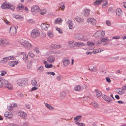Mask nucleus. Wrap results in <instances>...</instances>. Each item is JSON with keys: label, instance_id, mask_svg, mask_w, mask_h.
Masks as SVG:
<instances>
[{"label": "nucleus", "instance_id": "f257e3e1", "mask_svg": "<svg viewBox=\"0 0 126 126\" xmlns=\"http://www.w3.org/2000/svg\"><path fill=\"white\" fill-rule=\"evenodd\" d=\"M1 7L2 9H9L13 11L15 9V7L14 5L10 4V3L7 1H5L3 3Z\"/></svg>", "mask_w": 126, "mask_h": 126}, {"label": "nucleus", "instance_id": "f03ea898", "mask_svg": "<svg viewBox=\"0 0 126 126\" xmlns=\"http://www.w3.org/2000/svg\"><path fill=\"white\" fill-rule=\"evenodd\" d=\"M18 43L23 45L24 47L28 48H31V44L28 41H25L23 39L20 40L18 41Z\"/></svg>", "mask_w": 126, "mask_h": 126}, {"label": "nucleus", "instance_id": "7ed1b4c3", "mask_svg": "<svg viewBox=\"0 0 126 126\" xmlns=\"http://www.w3.org/2000/svg\"><path fill=\"white\" fill-rule=\"evenodd\" d=\"M74 37L76 39L80 40H83L86 41L88 40V38L84 37L83 35L80 33H76L74 35Z\"/></svg>", "mask_w": 126, "mask_h": 126}, {"label": "nucleus", "instance_id": "20e7f679", "mask_svg": "<svg viewBox=\"0 0 126 126\" xmlns=\"http://www.w3.org/2000/svg\"><path fill=\"white\" fill-rule=\"evenodd\" d=\"M17 84L20 86H24L27 83V80L25 79L19 78L17 81Z\"/></svg>", "mask_w": 126, "mask_h": 126}, {"label": "nucleus", "instance_id": "39448f33", "mask_svg": "<svg viewBox=\"0 0 126 126\" xmlns=\"http://www.w3.org/2000/svg\"><path fill=\"white\" fill-rule=\"evenodd\" d=\"M40 35L39 31L37 29H34L32 30L31 32V37L34 38L38 37Z\"/></svg>", "mask_w": 126, "mask_h": 126}, {"label": "nucleus", "instance_id": "423d86ee", "mask_svg": "<svg viewBox=\"0 0 126 126\" xmlns=\"http://www.w3.org/2000/svg\"><path fill=\"white\" fill-rule=\"evenodd\" d=\"M105 34V32L101 31H98L96 32L94 34L95 37L98 39L101 38L104 36Z\"/></svg>", "mask_w": 126, "mask_h": 126}, {"label": "nucleus", "instance_id": "0eeeda50", "mask_svg": "<svg viewBox=\"0 0 126 126\" xmlns=\"http://www.w3.org/2000/svg\"><path fill=\"white\" fill-rule=\"evenodd\" d=\"M8 81L4 79H2L1 78L0 80V87L5 88L8 83Z\"/></svg>", "mask_w": 126, "mask_h": 126}, {"label": "nucleus", "instance_id": "6e6552de", "mask_svg": "<svg viewBox=\"0 0 126 126\" xmlns=\"http://www.w3.org/2000/svg\"><path fill=\"white\" fill-rule=\"evenodd\" d=\"M17 115L23 118H26L27 116L26 113L22 111H20L17 113Z\"/></svg>", "mask_w": 126, "mask_h": 126}, {"label": "nucleus", "instance_id": "1a4fd4ad", "mask_svg": "<svg viewBox=\"0 0 126 126\" xmlns=\"http://www.w3.org/2000/svg\"><path fill=\"white\" fill-rule=\"evenodd\" d=\"M15 32H16V27L14 26H11L9 29V33L11 35H13Z\"/></svg>", "mask_w": 126, "mask_h": 126}, {"label": "nucleus", "instance_id": "9d476101", "mask_svg": "<svg viewBox=\"0 0 126 126\" xmlns=\"http://www.w3.org/2000/svg\"><path fill=\"white\" fill-rule=\"evenodd\" d=\"M39 6L37 5H34L31 8V10L32 12H38L39 11Z\"/></svg>", "mask_w": 126, "mask_h": 126}, {"label": "nucleus", "instance_id": "9b49d317", "mask_svg": "<svg viewBox=\"0 0 126 126\" xmlns=\"http://www.w3.org/2000/svg\"><path fill=\"white\" fill-rule=\"evenodd\" d=\"M41 29L43 30H47L49 27V25L48 24L42 23L41 25Z\"/></svg>", "mask_w": 126, "mask_h": 126}, {"label": "nucleus", "instance_id": "f8f14e48", "mask_svg": "<svg viewBox=\"0 0 126 126\" xmlns=\"http://www.w3.org/2000/svg\"><path fill=\"white\" fill-rule=\"evenodd\" d=\"M8 41L5 39H2L0 38V45L1 46H4L8 44Z\"/></svg>", "mask_w": 126, "mask_h": 126}, {"label": "nucleus", "instance_id": "ddd939ff", "mask_svg": "<svg viewBox=\"0 0 126 126\" xmlns=\"http://www.w3.org/2000/svg\"><path fill=\"white\" fill-rule=\"evenodd\" d=\"M115 92L120 95L124 94L125 93L124 91L122 89L119 88H117L116 89Z\"/></svg>", "mask_w": 126, "mask_h": 126}, {"label": "nucleus", "instance_id": "4468645a", "mask_svg": "<svg viewBox=\"0 0 126 126\" xmlns=\"http://www.w3.org/2000/svg\"><path fill=\"white\" fill-rule=\"evenodd\" d=\"M4 116L7 117L9 119H11L12 118V113L8 111H6L5 112L4 114Z\"/></svg>", "mask_w": 126, "mask_h": 126}, {"label": "nucleus", "instance_id": "2eb2a0df", "mask_svg": "<svg viewBox=\"0 0 126 126\" xmlns=\"http://www.w3.org/2000/svg\"><path fill=\"white\" fill-rule=\"evenodd\" d=\"M88 22H90L93 25H95L96 23V21L93 18H89L87 19Z\"/></svg>", "mask_w": 126, "mask_h": 126}, {"label": "nucleus", "instance_id": "dca6fc26", "mask_svg": "<svg viewBox=\"0 0 126 126\" xmlns=\"http://www.w3.org/2000/svg\"><path fill=\"white\" fill-rule=\"evenodd\" d=\"M116 15L118 16H121L122 15V12L121 9L119 8L117 9L116 10Z\"/></svg>", "mask_w": 126, "mask_h": 126}, {"label": "nucleus", "instance_id": "f3484780", "mask_svg": "<svg viewBox=\"0 0 126 126\" xmlns=\"http://www.w3.org/2000/svg\"><path fill=\"white\" fill-rule=\"evenodd\" d=\"M69 59H63L62 60V62L63 65L67 66L69 63Z\"/></svg>", "mask_w": 126, "mask_h": 126}, {"label": "nucleus", "instance_id": "a211bd4d", "mask_svg": "<svg viewBox=\"0 0 126 126\" xmlns=\"http://www.w3.org/2000/svg\"><path fill=\"white\" fill-rule=\"evenodd\" d=\"M74 45L77 47H80L82 46H84L85 45L83 43H79L76 42L74 43Z\"/></svg>", "mask_w": 126, "mask_h": 126}, {"label": "nucleus", "instance_id": "6ab92c4d", "mask_svg": "<svg viewBox=\"0 0 126 126\" xmlns=\"http://www.w3.org/2000/svg\"><path fill=\"white\" fill-rule=\"evenodd\" d=\"M88 69V70L94 72H96V67L92 65H90Z\"/></svg>", "mask_w": 126, "mask_h": 126}, {"label": "nucleus", "instance_id": "aec40b11", "mask_svg": "<svg viewBox=\"0 0 126 126\" xmlns=\"http://www.w3.org/2000/svg\"><path fill=\"white\" fill-rule=\"evenodd\" d=\"M15 58L13 56L6 57L4 58V60L3 61L5 62L4 63H6L7 61V60H14Z\"/></svg>", "mask_w": 126, "mask_h": 126}, {"label": "nucleus", "instance_id": "412c9836", "mask_svg": "<svg viewBox=\"0 0 126 126\" xmlns=\"http://www.w3.org/2000/svg\"><path fill=\"white\" fill-rule=\"evenodd\" d=\"M21 54L23 55V60L25 61L27 60L28 59V54L25 52H21Z\"/></svg>", "mask_w": 126, "mask_h": 126}, {"label": "nucleus", "instance_id": "4be33fe9", "mask_svg": "<svg viewBox=\"0 0 126 126\" xmlns=\"http://www.w3.org/2000/svg\"><path fill=\"white\" fill-rule=\"evenodd\" d=\"M90 10L88 9L85 10L84 11V15L85 16H89Z\"/></svg>", "mask_w": 126, "mask_h": 126}, {"label": "nucleus", "instance_id": "5701e85b", "mask_svg": "<svg viewBox=\"0 0 126 126\" xmlns=\"http://www.w3.org/2000/svg\"><path fill=\"white\" fill-rule=\"evenodd\" d=\"M50 48L53 49L56 48H59L61 47V46L60 45H56L55 44H52L50 46Z\"/></svg>", "mask_w": 126, "mask_h": 126}, {"label": "nucleus", "instance_id": "b1692460", "mask_svg": "<svg viewBox=\"0 0 126 126\" xmlns=\"http://www.w3.org/2000/svg\"><path fill=\"white\" fill-rule=\"evenodd\" d=\"M15 107V103H14L12 104H10L7 107L8 110H10L11 109L13 110V108Z\"/></svg>", "mask_w": 126, "mask_h": 126}, {"label": "nucleus", "instance_id": "393cba45", "mask_svg": "<svg viewBox=\"0 0 126 126\" xmlns=\"http://www.w3.org/2000/svg\"><path fill=\"white\" fill-rule=\"evenodd\" d=\"M55 58L53 56H50L47 58V60L48 61L51 63L53 62L55 60Z\"/></svg>", "mask_w": 126, "mask_h": 126}, {"label": "nucleus", "instance_id": "a878e982", "mask_svg": "<svg viewBox=\"0 0 126 126\" xmlns=\"http://www.w3.org/2000/svg\"><path fill=\"white\" fill-rule=\"evenodd\" d=\"M17 9L18 10H23L24 7L23 5L21 3H19L17 6Z\"/></svg>", "mask_w": 126, "mask_h": 126}, {"label": "nucleus", "instance_id": "bb28decb", "mask_svg": "<svg viewBox=\"0 0 126 126\" xmlns=\"http://www.w3.org/2000/svg\"><path fill=\"white\" fill-rule=\"evenodd\" d=\"M67 24L69 26V29H72L73 28V23L72 21L70 20H68L67 22Z\"/></svg>", "mask_w": 126, "mask_h": 126}, {"label": "nucleus", "instance_id": "cd10ccee", "mask_svg": "<svg viewBox=\"0 0 126 126\" xmlns=\"http://www.w3.org/2000/svg\"><path fill=\"white\" fill-rule=\"evenodd\" d=\"M94 91L96 92V95L97 97H99L101 96V92L98 90V89H96Z\"/></svg>", "mask_w": 126, "mask_h": 126}, {"label": "nucleus", "instance_id": "c85d7f7f", "mask_svg": "<svg viewBox=\"0 0 126 126\" xmlns=\"http://www.w3.org/2000/svg\"><path fill=\"white\" fill-rule=\"evenodd\" d=\"M66 94L65 92H62L60 94V98L61 99H63L64 98Z\"/></svg>", "mask_w": 126, "mask_h": 126}, {"label": "nucleus", "instance_id": "c756f323", "mask_svg": "<svg viewBox=\"0 0 126 126\" xmlns=\"http://www.w3.org/2000/svg\"><path fill=\"white\" fill-rule=\"evenodd\" d=\"M31 83L32 85L33 86L37 84L36 79L35 78H33L31 80Z\"/></svg>", "mask_w": 126, "mask_h": 126}, {"label": "nucleus", "instance_id": "7c9ffc66", "mask_svg": "<svg viewBox=\"0 0 126 126\" xmlns=\"http://www.w3.org/2000/svg\"><path fill=\"white\" fill-rule=\"evenodd\" d=\"M37 70L38 71L41 73L44 70V67L42 66L41 65L37 68Z\"/></svg>", "mask_w": 126, "mask_h": 126}, {"label": "nucleus", "instance_id": "2f4dec72", "mask_svg": "<svg viewBox=\"0 0 126 126\" xmlns=\"http://www.w3.org/2000/svg\"><path fill=\"white\" fill-rule=\"evenodd\" d=\"M104 0H97L95 1L94 2V5H99Z\"/></svg>", "mask_w": 126, "mask_h": 126}, {"label": "nucleus", "instance_id": "473e14b6", "mask_svg": "<svg viewBox=\"0 0 126 126\" xmlns=\"http://www.w3.org/2000/svg\"><path fill=\"white\" fill-rule=\"evenodd\" d=\"M63 21V20L60 18H58L56 19L55 20V23L56 24L59 23H61Z\"/></svg>", "mask_w": 126, "mask_h": 126}, {"label": "nucleus", "instance_id": "72a5a7b5", "mask_svg": "<svg viewBox=\"0 0 126 126\" xmlns=\"http://www.w3.org/2000/svg\"><path fill=\"white\" fill-rule=\"evenodd\" d=\"M45 105L50 110H53L54 109V108L52 106H51L50 105L46 103L45 104Z\"/></svg>", "mask_w": 126, "mask_h": 126}, {"label": "nucleus", "instance_id": "f704fd0d", "mask_svg": "<svg viewBox=\"0 0 126 126\" xmlns=\"http://www.w3.org/2000/svg\"><path fill=\"white\" fill-rule=\"evenodd\" d=\"M10 66H14L16 64V61H12L9 63Z\"/></svg>", "mask_w": 126, "mask_h": 126}, {"label": "nucleus", "instance_id": "c9c22d12", "mask_svg": "<svg viewBox=\"0 0 126 126\" xmlns=\"http://www.w3.org/2000/svg\"><path fill=\"white\" fill-rule=\"evenodd\" d=\"M75 20H76L79 22L80 23L82 21V18L79 17V16H77L75 18Z\"/></svg>", "mask_w": 126, "mask_h": 126}, {"label": "nucleus", "instance_id": "e433bc0d", "mask_svg": "<svg viewBox=\"0 0 126 126\" xmlns=\"http://www.w3.org/2000/svg\"><path fill=\"white\" fill-rule=\"evenodd\" d=\"M74 89L75 91H79L80 90L81 87L79 85H77L74 87Z\"/></svg>", "mask_w": 126, "mask_h": 126}, {"label": "nucleus", "instance_id": "4c0bfd02", "mask_svg": "<svg viewBox=\"0 0 126 126\" xmlns=\"http://www.w3.org/2000/svg\"><path fill=\"white\" fill-rule=\"evenodd\" d=\"M40 13L41 15H44L46 13V11L44 9H42L39 10Z\"/></svg>", "mask_w": 126, "mask_h": 126}, {"label": "nucleus", "instance_id": "58836bf2", "mask_svg": "<svg viewBox=\"0 0 126 126\" xmlns=\"http://www.w3.org/2000/svg\"><path fill=\"white\" fill-rule=\"evenodd\" d=\"M76 124L79 126H85V125L84 123H79V122L77 121H76Z\"/></svg>", "mask_w": 126, "mask_h": 126}, {"label": "nucleus", "instance_id": "ea45409f", "mask_svg": "<svg viewBox=\"0 0 126 126\" xmlns=\"http://www.w3.org/2000/svg\"><path fill=\"white\" fill-rule=\"evenodd\" d=\"M81 117L82 116L81 115L77 116L74 118V120L77 121L79 120V118H81Z\"/></svg>", "mask_w": 126, "mask_h": 126}, {"label": "nucleus", "instance_id": "a19ab883", "mask_svg": "<svg viewBox=\"0 0 126 126\" xmlns=\"http://www.w3.org/2000/svg\"><path fill=\"white\" fill-rule=\"evenodd\" d=\"M45 66L46 68H48L52 67L53 66V65L51 64H46L45 65Z\"/></svg>", "mask_w": 126, "mask_h": 126}, {"label": "nucleus", "instance_id": "79ce46f5", "mask_svg": "<svg viewBox=\"0 0 126 126\" xmlns=\"http://www.w3.org/2000/svg\"><path fill=\"white\" fill-rule=\"evenodd\" d=\"M87 44L89 46H92L94 45V43L90 41L88 42L87 43Z\"/></svg>", "mask_w": 126, "mask_h": 126}, {"label": "nucleus", "instance_id": "37998d69", "mask_svg": "<svg viewBox=\"0 0 126 126\" xmlns=\"http://www.w3.org/2000/svg\"><path fill=\"white\" fill-rule=\"evenodd\" d=\"M47 34L48 36L50 38H52L53 37V34L51 32H47Z\"/></svg>", "mask_w": 126, "mask_h": 126}, {"label": "nucleus", "instance_id": "c03bdc74", "mask_svg": "<svg viewBox=\"0 0 126 126\" xmlns=\"http://www.w3.org/2000/svg\"><path fill=\"white\" fill-rule=\"evenodd\" d=\"M7 85L5 87H6L9 89H11L12 86V85L11 84L9 83H8Z\"/></svg>", "mask_w": 126, "mask_h": 126}, {"label": "nucleus", "instance_id": "a18cd8bd", "mask_svg": "<svg viewBox=\"0 0 126 126\" xmlns=\"http://www.w3.org/2000/svg\"><path fill=\"white\" fill-rule=\"evenodd\" d=\"M60 7L62 9H63L65 8V6L64 4L63 3H60Z\"/></svg>", "mask_w": 126, "mask_h": 126}, {"label": "nucleus", "instance_id": "49530a36", "mask_svg": "<svg viewBox=\"0 0 126 126\" xmlns=\"http://www.w3.org/2000/svg\"><path fill=\"white\" fill-rule=\"evenodd\" d=\"M101 41L102 42H108L110 41L108 39H107L106 38H102L101 39Z\"/></svg>", "mask_w": 126, "mask_h": 126}, {"label": "nucleus", "instance_id": "de8ad7c7", "mask_svg": "<svg viewBox=\"0 0 126 126\" xmlns=\"http://www.w3.org/2000/svg\"><path fill=\"white\" fill-rule=\"evenodd\" d=\"M19 19L20 20H21L23 19V17L22 16L16 15V19Z\"/></svg>", "mask_w": 126, "mask_h": 126}, {"label": "nucleus", "instance_id": "09e8293b", "mask_svg": "<svg viewBox=\"0 0 126 126\" xmlns=\"http://www.w3.org/2000/svg\"><path fill=\"white\" fill-rule=\"evenodd\" d=\"M46 73L48 75L50 74L52 76H54L55 75V73L54 72H47Z\"/></svg>", "mask_w": 126, "mask_h": 126}, {"label": "nucleus", "instance_id": "8fccbe9b", "mask_svg": "<svg viewBox=\"0 0 126 126\" xmlns=\"http://www.w3.org/2000/svg\"><path fill=\"white\" fill-rule=\"evenodd\" d=\"M93 105L95 108H97L98 107V105L96 102L94 103Z\"/></svg>", "mask_w": 126, "mask_h": 126}, {"label": "nucleus", "instance_id": "3c124183", "mask_svg": "<svg viewBox=\"0 0 126 126\" xmlns=\"http://www.w3.org/2000/svg\"><path fill=\"white\" fill-rule=\"evenodd\" d=\"M28 55L32 58H33L35 56V55L33 54L30 52L28 53Z\"/></svg>", "mask_w": 126, "mask_h": 126}, {"label": "nucleus", "instance_id": "603ef678", "mask_svg": "<svg viewBox=\"0 0 126 126\" xmlns=\"http://www.w3.org/2000/svg\"><path fill=\"white\" fill-rule=\"evenodd\" d=\"M111 100V98L108 96H107L106 99V101L108 102H110Z\"/></svg>", "mask_w": 126, "mask_h": 126}, {"label": "nucleus", "instance_id": "864d4df0", "mask_svg": "<svg viewBox=\"0 0 126 126\" xmlns=\"http://www.w3.org/2000/svg\"><path fill=\"white\" fill-rule=\"evenodd\" d=\"M7 72L5 71H1V75L2 76H4L5 74H6Z\"/></svg>", "mask_w": 126, "mask_h": 126}, {"label": "nucleus", "instance_id": "5fc2aeb1", "mask_svg": "<svg viewBox=\"0 0 126 126\" xmlns=\"http://www.w3.org/2000/svg\"><path fill=\"white\" fill-rule=\"evenodd\" d=\"M106 24L109 26H110L111 23L110 21L109 20H107L106 21Z\"/></svg>", "mask_w": 126, "mask_h": 126}, {"label": "nucleus", "instance_id": "6e6d98bb", "mask_svg": "<svg viewBox=\"0 0 126 126\" xmlns=\"http://www.w3.org/2000/svg\"><path fill=\"white\" fill-rule=\"evenodd\" d=\"M6 126H16V124L13 123H11L7 124Z\"/></svg>", "mask_w": 126, "mask_h": 126}, {"label": "nucleus", "instance_id": "4d7b16f0", "mask_svg": "<svg viewBox=\"0 0 126 126\" xmlns=\"http://www.w3.org/2000/svg\"><path fill=\"white\" fill-rule=\"evenodd\" d=\"M106 79L107 81L109 83H110L111 82V80L109 77H107L106 78Z\"/></svg>", "mask_w": 126, "mask_h": 126}, {"label": "nucleus", "instance_id": "13d9d810", "mask_svg": "<svg viewBox=\"0 0 126 126\" xmlns=\"http://www.w3.org/2000/svg\"><path fill=\"white\" fill-rule=\"evenodd\" d=\"M34 51L36 52L37 53H39V51L38 50V48L36 47L34 49Z\"/></svg>", "mask_w": 126, "mask_h": 126}, {"label": "nucleus", "instance_id": "bf43d9fd", "mask_svg": "<svg viewBox=\"0 0 126 126\" xmlns=\"http://www.w3.org/2000/svg\"><path fill=\"white\" fill-rule=\"evenodd\" d=\"M28 125V124L27 123H23L21 124L22 126H27Z\"/></svg>", "mask_w": 126, "mask_h": 126}, {"label": "nucleus", "instance_id": "052dcab7", "mask_svg": "<svg viewBox=\"0 0 126 126\" xmlns=\"http://www.w3.org/2000/svg\"><path fill=\"white\" fill-rule=\"evenodd\" d=\"M62 77L61 76L59 75L57 77V79L58 80H61Z\"/></svg>", "mask_w": 126, "mask_h": 126}, {"label": "nucleus", "instance_id": "680f3d73", "mask_svg": "<svg viewBox=\"0 0 126 126\" xmlns=\"http://www.w3.org/2000/svg\"><path fill=\"white\" fill-rule=\"evenodd\" d=\"M56 30H57L60 33H62V31H61V30L59 28H56Z\"/></svg>", "mask_w": 126, "mask_h": 126}, {"label": "nucleus", "instance_id": "e2e57ef3", "mask_svg": "<svg viewBox=\"0 0 126 126\" xmlns=\"http://www.w3.org/2000/svg\"><path fill=\"white\" fill-rule=\"evenodd\" d=\"M37 89H38V88L36 87H34L32 88L31 90L32 91H34L36 90Z\"/></svg>", "mask_w": 126, "mask_h": 126}, {"label": "nucleus", "instance_id": "0e129e2a", "mask_svg": "<svg viewBox=\"0 0 126 126\" xmlns=\"http://www.w3.org/2000/svg\"><path fill=\"white\" fill-rule=\"evenodd\" d=\"M4 21L6 24H9V22L6 19H4Z\"/></svg>", "mask_w": 126, "mask_h": 126}, {"label": "nucleus", "instance_id": "69168bd1", "mask_svg": "<svg viewBox=\"0 0 126 126\" xmlns=\"http://www.w3.org/2000/svg\"><path fill=\"white\" fill-rule=\"evenodd\" d=\"M31 106L29 104H26V108L29 109L30 108Z\"/></svg>", "mask_w": 126, "mask_h": 126}, {"label": "nucleus", "instance_id": "338daca9", "mask_svg": "<svg viewBox=\"0 0 126 126\" xmlns=\"http://www.w3.org/2000/svg\"><path fill=\"white\" fill-rule=\"evenodd\" d=\"M122 38L123 40L126 39V34H125L123 35L122 36Z\"/></svg>", "mask_w": 126, "mask_h": 126}, {"label": "nucleus", "instance_id": "774afa93", "mask_svg": "<svg viewBox=\"0 0 126 126\" xmlns=\"http://www.w3.org/2000/svg\"><path fill=\"white\" fill-rule=\"evenodd\" d=\"M123 5L126 9V2H124L123 3Z\"/></svg>", "mask_w": 126, "mask_h": 126}]
</instances>
